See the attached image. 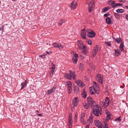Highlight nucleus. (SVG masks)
<instances>
[{
  "label": "nucleus",
  "instance_id": "f257e3e1",
  "mask_svg": "<svg viewBox=\"0 0 128 128\" xmlns=\"http://www.w3.org/2000/svg\"><path fill=\"white\" fill-rule=\"evenodd\" d=\"M92 113L96 116H98L100 115H101L102 114V111L99 105H97L94 106Z\"/></svg>",
  "mask_w": 128,
  "mask_h": 128
},
{
  "label": "nucleus",
  "instance_id": "f03ea898",
  "mask_svg": "<svg viewBox=\"0 0 128 128\" xmlns=\"http://www.w3.org/2000/svg\"><path fill=\"white\" fill-rule=\"evenodd\" d=\"M88 33L87 36L89 37L92 38L94 37L96 34V33L93 30L88 29L86 30Z\"/></svg>",
  "mask_w": 128,
  "mask_h": 128
},
{
  "label": "nucleus",
  "instance_id": "7ed1b4c3",
  "mask_svg": "<svg viewBox=\"0 0 128 128\" xmlns=\"http://www.w3.org/2000/svg\"><path fill=\"white\" fill-rule=\"evenodd\" d=\"M94 0H91L89 4H87L88 5V8L89 11L91 12L94 8Z\"/></svg>",
  "mask_w": 128,
  "mask_h": 128
},
{
  "label": "nucleus",
  "instance_id": "20e7f679",
  "mask_svg": "<svg viewBox=\"0 0 128 128\" xmlns=\"http://www.w3.org/2000/svg\"><path fill=\"white\" fill-rule=\"evenodd\" d=\"M87 101L89 106L91 107L94 106V104H96V102L93 100V99L90 96L88 98Z\"/></svg>",
  "mask_w": 128,
  "mask_h": 128
},
{
  "label": "nucleus",
  "instance_id": "39448f33",
  "mask_svg": "<svg viewBox=\"0 0 128 128\" xmlns=\"http://www.w3.org/2000/svg\"><path fill=\"white\" fill-rule=\"evenodd\" d=\"M98 50V46L96 45L92 50L91 53V57L94 58L96 55Z\"/></svg>",
  "mask_w": 128,
  "mask_h": 128
},
{
  "label": "nucleus",
  "instance_id": "423d86ee",
  "mask_svg": "<svg viewBox=\"0 0 128 128\" xmlns=\"http://www.w3.org/2000/svg\"><path fill=\"white\" fill-rule=\"evenodd\" d=\"M77 2L76 0L72 2L70 5V7L72 10H74L77 7Z\"/></svg>",
  "mask_w": 128,
  "mask_h": 128
},
{
  "label": "nucleus",
  "instance_id": "0eeeda50",
  "mask_svg": "<svg viewBox=\"0 0 128 128\" xmlns=\"http://www.w3.org/2000/svg\"><path fill=\"white\" fill-rule=\"evenodd\" d=\"M96 79L100 83L102 84L103 83V78L101 74H98L96 76Z\"/></svg>",
  "mask_w": 128,
  "mask_h": 128
},
{
  "label": "nucleus",
  "instance_id": "6e6552de",
  "mask_svg": "<svg viewBox=\"0 0 128 128\" xmlns=\"http://www.w3.org/2000/svg\"><path fill=\"white\" fill-rule=\"evenodd\" d=\"M56 87L55 85H54L52 88L50 90H48L46 93L47 95H49L51 93L54 92L56 90Z\"/></svg>",
  "mask_w": 128,
  "mask_h": 128
},
{
  "label": "nucleus",
  "instance_id": "1a4fd4ad",
  "mask_svg": "<svg viewBox=\"0 0 128 128\" xmlns=\"http://www.w3.org/2000/svg\"><path fill=\"white\" fill-rule=\"evenodd\" d=\"M95 124L96 126L98 128H102V122L98 120H95L94 121Z\"/></svg>",
  "mask_w": 128,
  "mask_h": 128
},
{
  "label": "nucleus",
  "instance_id": "9d476101",
  "mask_svg": "<svg viewBox=\"0 0 128 128\" xmlns=\"http://www.w3.org/2000/svg\"><path fill=\"white\" fill-rule=\"evenodd\" d=\"M81 35L83 38L84 39H85L86 38V30L85 28L82 29L81 30Z\"/></svg>",
  "mask_w": 128,
  "mask_h": 128
},
{
  "label": "nucleus",
  "instance_id": "9b49d317",
  "mask_svg": "<svg viewBox=\"0 0 128 128\" xmlns=\"http://www.w3.org/2000/svg\"><path fill=\"white\" fill-rule=\"evenodd\" d=\"M78 59V56L77 54H76L73 55L72 59L73 62L75 64L77 63Z\"/></svg>",
  "mask_w": 128,
  "mask_h": 128
},
{
  "label": "nucleus",
  "instance_id": "f8f14e48",
  "mask_svg": "<svg viewBox=\"0 0 128 128\" xmlns=\"http://www.w3.org/2000/svg\"><path fill=\"white\" fill-rule=\"evenodd\" d=\"M77 43L79 48L80 50H81L83 47V44L82 41H78L77 42Z\"/></svg>",
  "mask_w": 128,
  "mask_h": 128
},
{
  "label": "nucleus",
  "instance_id": "ddd939ff",
  "mask_svg": "<svg viewBox=\"0 0 128 128\" xmlns=\"http://www.w3.org/2000/svg\"><path fill=\"white\" fill-rule=\"evenodd\" d=\"M74 94H79L80 91L79 90L77 86H75L73 88Z\"/></svg>",
  "mask_w": 128,
  "mask_h": 128
},
{
  "label": "nucleus",
  "instance_id": "4468645a",
  "mask_svg": "<svg viewBox=\"0 0 128 128\" xmlns=\"http://www.w3.org/2000/svg\"><path fill=\"white\" fill-rule=\"evenodd\" d=\"M72 103L74 106L76 107L78 104V98H74L73 100Z\"/></svg>",
  "mask_w": 128,
  "mask_h": 128
},
{
  "label": "nucleus",
  "instance_id": "2eb2a0df",
  "mask_svg": "<svg viewBox=\"0 0 128 128\" xmlns=\"http://www.w3.org/2000/svg\"><path fill=\"white\" fill-rule=\"evenodd\" d=\"M69 72L70 75L71 76V78H72L74 80L76 78L75 72L71 70H70Z\"/></svg>",
  "mask_w": 128,
  "mask_h": 128
},
{
  "label": "nucleus",
  "instance_id": "dca6fc26",
  "mask_svg": "<svg viewBox=\"0 0 128 128\" xmlns=\"http://www.w3.org/2000/svg\"><path fill=\"white\" fill-rule=\"evenodd\" d=\"M92 116H90V118L88 119L87 121L88 125H90V124H92Z\"/></svg>",
  "mask_w": 128,
  "mask_h": 128
},
{
  "label": "nucleus",
  "instance_id": "f3484780",
  "mask_svg": "<svg viewBox=\"0 0 128 128\" xmlns=\"http://www.w3.org/2000/svg\"><path fill=\"white\" fill-rule=\"evenodd\" d=\"M95 91V88L92 87H90L89 88V92L91 95L94 94Z\"/></svg>",
  "mask_w": 128,
  "mask_h": 128
},
{
  "label": "nucleus",
  "instance_id": "a211bd4d",
  "mask_svg": "<svg viewBox=\"0 0 128 128\" xmlns=\"http://www.w3.org/2000/svg\"><path fill=\"white\" fill-rule=\"evenodd\" d=\"M112 18V17H110V18L107 17L106 19V20L107 23L110 24L112 23V20L111 19Z\"/></svg>",
  "mask_w": 128,
  "mask_h": 128
},
{
  "label": "nucleus",
  "instance_id": "6ab92c4d",
  "mask_svg": "<svg viewBox=\"0 0 128 128\" xmlns=\"http://www.w3.org/2000/svg\"><path fill=\"white\" fill-rule=\"evenodd\" d=\"M82 52L84 55H86L87 54V51L86 50V48L85 46H83V47L82 48Z\"/></svg>",
  "mask_w": 128,
  "mask_h": 128
},
{
  "label": "nucleus",
  "instance_id": "aec40b11",
  "mask_svg": "<svg viewBox=\"0 0 128 128\" xmlns=\"http://www.w3.org/2000/svg\"><path fill=\"white\" fill-rule=\"evenodd\" d=\"M76 82L77 85L80 87H83L84 85L81 81L79 80H78Z\"/></svg>",
  "mask_w": 128,
  "mask_h": 128
},
{
  "label": "nucleus",
  "instance_id": "412c9836",
  "mask_svg": "<svg viewBox=\"0 0 128 128\" xmlns=\"http://www.w3.org/2000/svg\"><path fill=\"white\" fill-rule=\"evenodd\" d=\"M105 112L107 115V117L109 119H110L111 115L110 113L107 110H106L105 111Z\"/></svg>",
  "mask_w": 128,
  "mask_h": 128
},
{
  "label": "nucleus",
  "instance_id": "4be33fe9",
  "mask_svg": "<svg viewBox=\"0 0 128 128\" xmlns=\"http://www.w3.org/2000/svg\"><path fill=\"white\" fill-rule=\"evenodd\" d=\"M124 43H121L120 45L119 49L122 52H123L124 51Z\"/></svg>",
  "mask_w": 128,
  "mask_h": 128
},
{
  "label": "nucleus",
  "instance_id": "5701e85b",
  "mask_svg": "<svg viewBox=\"0 0 128 128\" xmlns=\"http://www.w3.org/2000/svg\"><path fill=\"white\" fill-rule=\"evenodd\" d=\"M26 80H25V81L23 82H22L21 84V85H22V87L21 88V90L23 89L24 87L26 85Z\"/></svg>",
  "mask_w": 128,
  "mask_h": 128
},
{
  "label": "nucleus",
  "instance_id": "b1692460",
  "mask_svg": "<svg viewBox=\"0 0 128 128\" xmlns=\"http://www.w3.org/2000/svg\"><path fill=\"white\" fill-rule=\"evenodd\" d=\"M64 76L65 78L69 80H71V78L69 74L68 73H66L64 75Z\"/></svg>",
  "mask_w": 128,
  "mask_h": 128
},
{
  "label": "nucleus",
  "instance_id": "393cba45",
  "mask_svg": "<svg viewBox=\"0 0 128 128\" xmlns=\"http://www.w3.org/2000/svg\"><path fill=\"white\" fill-rule=\"evenodd\" d=\"M109 4L111 5L112 6L113 8H114V7H113L115 5V2L114 1H110L108 2Z\"/></svg>",
  "mask_w": 128,
  "mask_h": 128
},
{
  "label": "nucleus",
  "instance_id": "a878e982",
  "mask_svg": "<svg viewBox=\"0 0 128 128\" xmlns=\"http://www.w3.org/2000/svg\"><path fill=\"white\" fill-rule=\"evenodd\" d=\"M114 51L115 52V54L116 56H118L120 54V53L118 50H115Z\"/></svg>",
  "mask_w": 128,
  "mask_h": 128
},
{
  "label": "nucleus",
  "instance_id": "bb28decb",
  "mask_svg": "<svg viewBox=\"0 0 128 128\" xmlns=\"http://www.w3.org/2000/svg\"><path fill=\"white\" fill-rule=\"evenodd\" d=\"M51 64L52 65V68H50V69H51L50 71L52 72H54L55 70V65L53 63H52Z\"/></svg>",
  "mask_w": 128,
  "mask_h": 128
},
{
  "label": "nucleus",
  "instance_id": "cd10ccee",
  "mask_svg": "<svg viewBox=\"0 0 128 128\" xmlns=\"http://www.w3.org/2000/svg\"><path fill=\"white\" fill-rule=\"evenodd\" d=\"M93 84L94 87L95 88H99V86L98 84L95 82H93Z\"/></svg>",
  "mask_w": 128,
  "mask_h": 128
},
{
  "label": "nucleus",
  "instance_id": "c85d7f7f",
  "mask_svg": "<svg viewBox=\"0 0 128 128\" xmlns=\"http://www.w3.org/2000/svg\"><path fill=\"white\" fill-rule=\"evenodd\" d=\"M82 92H83L82 93V98H84L86 97V93L84 90H83Z\"/></svg>",
  "mask_w": 128,
  "mask_h": 128
},
{
  "label": "nucleus",
  "instance_id": "c756f323",
  "mask_svg": "<svg viewBox=\"0 0 128 128\" xmlns=\"http://www.w3.org/2000/svg\"><path fill=\"white\" fill-rule=\"evenodd\" d=\"M69 121L68 122V125H72V117L69 116V117L68 118Z\"/></svg>",
  "mask_w": 128,
  "mask_h": 128
},
{
  "label": "nucleus",
  "instance_id": "7c9ffc66",
  "mask_svg": "<svg viewBox=\"0 0 128 128\" xmlns=\"http://www.w3.org/2000/svg\"><path fill=\"white\" fill-rule=\"evenodd\" d=\"M115 40L118 43H120L122 41V40L121 38H117Z\"/></svg>",
  "mask_w": 128,
  "mask_h": 128
},
{
  "label": "nucleus",
  "instance_id": "2f4dec72",
  "mask_svg": "<svg viewBox=\"0 0 128 128\" xmlns=\"http://www.w3.org/2000/svg\"><path fill=\"white\" fill-rule=\"evenodd\" d=\"M63 48V46L60 44L58 43L57 48L60 49H62Z\"/></svg>",
  "mask_w": 128,
  "mask_h": 128
},
{
  "label": "nucleus",
  "instance_id": "473e14b6",
  "mask_svg": "<svg viewBox=\"0 0 128 128\" xmlns=\"http://www.w3.org/2000/svg\"><path fill=\"white\" fill-rule=\"evenodd\" d=\"M67 87H72V84L71 82L69 81L67 82Z\"/></svg>",
  "mask_w": 128,
  "mask_h": 128
},
{
  "label": "nucleus",
  "instance_id": "72a5a7b5",
  "mask_svg": "<svg viewBox=\"0 0 128 128\" xmlns=\"http://www.w3.org/2000/svg\"><path fill=\"white\" fill-rule=\"evenodd\" d=\"M116 12L118 13H122L124 12V10L122 9H118L116 10Z\"/></svg>",
  "mask_w": 128,
  "mask_h": 128
},
{
  "label": "nucleus",
  "instance_id": "f704fd0d",
  "mask_svg": "<svg viewBox=\"0 0 128 128\" xmlns=\"http://www.w3.org/2000/svg\"><path fill=\"white\" fill-rule=\"evenodd\" d=\"M110 8L109 7H105L102 9V12H105L107 11Z\"/></svg>",
  "mask_w": 128,
  "mask_h": 128
},
{
  "label": "nucleus",
  "instance_id": "c9c22d12",
  "mask_svg": "<svg viewBox=\"0 0 128 128\" xmlns=\"http://www.w3.org/2000/svg\"><path fill=\"white\" fill-rule=\"evenodd\" d=\"M114 16L117 19H119L120 16V15H119V14L117 13H115L114 14Z\"/></svg>",
  "mask_w": 128,
  "mask_h": 128
},
{
  "label": "nucleus",
  "instance_id": "e433bc0d",
  "mask_svg": "<svg viewBox=\"0 0 128 128\" xmlns=\"http://www.w3.org/2000/svg\"><path fill=\"white\" fill-rule=\"evenodd\" d=\"M109 102L105 101L104 102V107H107L108 105Z\"/></svg>",
  "mask_w": 128,
  "mask_h": 128
},
{
  "label": "nucleus",
  "instance_id": "4c0bfd02",
  "mask_svg": "<svg viewBox=\"0 0 128 128\" xmlns=\"http://www.w3.org/2000/svg\"><path fill=\"white\" fill-rule=\"evenodd\" d=\"M121 120L122 117L121 116H120L119 118H116L115 120V121L120 122L121 121Z\"/></svg>",
  "mask_w": 128,
  "mask_h": 128
},
{
  "label": "nucleus",
  "instance_id": "58836bf2",
  "mask_svg": "<svg viewBox=\"0 0 128 128\" xmlns=\"http://www.w3.org/2000/svg\"><path fill=\"white\" fill-rule=\"evenodd\" d=\"M80 120L81 122L84 124H86V122L84 121V119L83 118L81 117L80 119Z\"/></svg>",
  "mask_w": 128,
  "mask_h": 128
},
{
  "label": "nucleus",
  "instance_id": "ea45409f",
  "mask_svg": "<svg viewBox=\"0 0 128 128\" xmlns=\"http://www.w3.org/2000/svg\"><path fill=\"white\" fill-rule=\"evenodd\" d=\"M68 92L69 94L70 93L72 90V87H68Z\"/></svg>",
  "mask_w": 128,
  "mask_h": 128
},
{
  "label": "nucleus",
  "instance_id": "a19ab883",
  "mask_svg": "<svg viewBox=\"0 0 128 128\" xmlns=\"http://www.w3.org/2000/svg\"><path fill=\"white\" fill-rule=\"evenodd\" d=\"M99 88H95V91L94 92V93H96V94H98L99 93Z\"/></svg>",
  "mask_w": 128,
  "mask_h": 128
},
{
  "label": "nucleus",
  "instance_id": "79ce46f5",
  "mask_svg": "<svg viewBox=\"0 0 128 128\" xmlns=\"http://www.w3.org/2000/svg\"><path fill=\"white\" fill-rule=\"evenodd\" d=\"M83 65L82 63H80L79 65V68L80 70H82L83 69Z\"/></svg>",
  "mask_w": 128,
  "mask_h": 128
},
{
  "label": "nucleus",
  "instance_id": "37998d69",
  "mask_svg": "<svg viewBox=\"0 0 128 128\" xmlns=\"http://www.w3.org/2000/svg\"><path fill=\"white\" fill-rule=\"evenodd\" d=\"M122 5V4H120L119 3H118L117 4L115 3V5L113 7H115L117 6Z\"/></svg>",
  "mask_w": 128,
  "mask_h": 128
},
{
  "label": "nucleus",
  "instance_id": "c03bdc74",
  "mask_svg": "<svg viewBox=\"0 0 128 128\" xmlns=\"http://www.w3.org/2000/svg\"><path fill=\"white\" fill-rule=\"evenodd\" d=\"M84 107L86 109H88V105L87 104H85L84 105Z\"/></svg>",
  "mask_w": 128,
  "mask_h": 128
},
{
  "label": "nucleus",
  "instance_id": "a18cd8bd",
  "mask_svg": "<svg viewBox=\"0 0 128 128\" xmlns=\"http://www.w3.org/2000/svg\"><path fill=\"white\" fill-rule=\"evenodd\" d=\"M58 44V43H56L53 44V45L54 47V48H57V47Z\"/></svg>",
  "mask_w": 128,
  "mask_h": 128
},
{
  "label": "nucleus",
  "instance_id": "49530a36",
  "mask_svg": "<svg viewBox=\"0 0 128 128\" xmlns=\"http://www.w3.org/2000/svg\"><path fill=\"white\" fill-rule=\"evenodd\" d=\"M77 115L76 114L75 115V118H74V120L75 122H77Z\"/></svg>",
  "mask_w": 128,
  "mask_h": 128
},
{
  "label": "nucleus",
  "instance_id": "de8ad7c7",
  "mask_svg": "<svg viewBox=\"0 0 128 128\" xmlns=\"http://www.w3.org/2000/svg\"><path fill=\"white\" fill-rule=\"evenodd\" d=\"M105 43L106 44V45L109 46H111V44H110V42H106Z\"/></svg>",
  "mask_w": 128,
  "mask_h": 128
},
{
  "label": "nucleus",
  "instance_id": "09e8293b",
  "mask_svg": "<svg viewBox=\"0 0 128 128\" xmlns=\"http://www.w3.org/2000/svg\"><path fill=\"white\" fill-rule=\"evenodd\" d=\"M104 102L102 101H100V104L102 106H103L104 107Z\"/></svg>",
  "mask_w": 128,
  "mask_h": 128
},
{
  "label": "nucleus",
  "instance_id": "8fccbe9b",
  "mask_svg": "<svg viewBox=\"0 0 128 128\" xmlns=\"http://www.w3.org/2000/svg\"><path fill=\"white\" fill-rule=\"evenodd\" d=\"M110 14L109 13H108L106 14H105L104 15V18L107 17V16H108L110 15Z\"/></svg>",
  "mask_w": 128,
  "mask_h": 128
},
{
  "label": "nucleus",
  "instance_id": "3c124183",
  "mask_svg": "<svg viewBox=\"0 0 128 128\" xmlns=\"http://www.w3.org/2000/svg\"><path fill=\"white\" fill-rule=\"evenodd\" d=\"M60 22L61 23H62V24L64 23L65 22L64 20L62 19L60 20Z\"/></svg>",
  "mask_w": 128,
  "mask_h": 128
},
{
  "label": "nucleus",
  "instance_id": "603ef678",
  "mask_svg": "<svg viewBox=\"0 0 128 128\" xmlns=\"http://www.w3.org/2000/svg\"><path fill=\"white\" fill-rule=\"evenodd\" d=\"M88 42V44L91 45L92 44V41L90 40H88L87 41Z\"/></svg>",
  "mask_w": 128,
  "mask_h": 128
},
{
  "label": "nucleus",
  "instance_id": "864d4df0",
  "mask_svg": "<svg viewBox=\"0 0 128 128\" xmlns=\"http://www.w3.org/2000/svg\"><path fill=\"white\" fill-rule=\"evenodd\" d=\"M39 57H40L42 58H45V56L44 55H39Z\"/></svg>",
  "mask_w": 128,
  "mask_h": 128
},
{
  "label": "nucleus",
  "instance_id": "5fc2aeb1",
  "mask_svg": "<svg viewBox=\"0 0 128 128\" xmlns=\"http://www.w3.org/2000/svg\"><path fill=\"white\" fill-rule=\"evenodd\" d=\"M104 128H108L107 124L106 123H105Z\"/></svg>",
  "mask_w": 128,
  "mask_h": 128
},
{
  "label": "nucleus",
  "instance_id": "6e6d98bb",
  "mask_svg": "<svg viewBox=\"0 0 128 128\" xmlns=\"http://www.w3.org/2000/svg\"><path fill=\"white\" fill-rule=\"evenodd\" d=\"M105 101L109 102V99L108 98L106 97L105 99Z\"/></svg>",
  "mask_w": 128,
  "mask_h": 128
},
{
  "label": "nucleus",
  "instance_id": "4d7b16f0",
  "mask_svg": "<svg viewBox=\"0 0 128 128\" xmlns=\"http://www.w3.org/2000/svg\"><path fill=\"white\" fill-rule=\"evenodd\" d=\"M53 74V72H51V71L50 72V76H52Z\"/></svg>",
  "mask_w": 128,
  "mask_h": 128
},
{
  "label": "nucleus",
  "instance_id": "13d9d810",
  "mask_svg": "<svg viewBox=\"0 0 128 128\" xmlns=\"http://www.w3.org/2000/svg\"><path fill=\"white\" fill-rule=\"evenodd\" d=\"M118 0L120 2H124L125 1V0Z\"/></svg>",
  "mask_w": 128,
  "mask_h": 128
},
{
  "label": "nucleus",
  "instance_id": "bf43d9fd",
  "mask_svg": "<svg viewBox=\"0 0 128 128\" xmlns=\"http://www.w3.org/2000/svg\"><path fill=\"white\" fill-rule=\"evenodd\" d=\"M58 24V26H60L62 25V23L59 22Z\"/></svg>",
  "mask_w": 128,
  "mask_h": 128
},
{
  "label": "nucleus",
  "instance_id": "052dcab7",
  "mask_svg": "<svg viewBox=\"0 0 128 128\" xmlns=\"http://www.w3.org/2000/svg\"><path fill=\"white\" fill-rule=\"evenodd\" d=\"M80 58H81L82 59H84V57L82 55H80Z\"/></svg>",
  "mask_w": 128,
  "mask_h": 128
},
{
  "label": "nucleus",
  "instance_id": "680f3d73",
  "mask_svg": "<svg viewBox=\"0 0 128 128\" xmlns=\"http://www.w3.org/2000/svg\"><path fill=\"white\" fill-rule=\"evenodd\" d=\"M3 28L4 27L3 26H2L1 28H0V30L2 31Z\"/></svg>",
  "mask_w": 128,
  "mask_h": 128
},
{
  "label": "nucleus",
  "instance_id": "e2e57ef3",
  "mask_svg": "<svg viewBox=\"0 0 128 128\" xmlns=\"http://www.w3.org/2000/svg\"><path fill=\"white\" fill-rule=\"evenodd\" d=\"M126 18L128 20V14H127L126 16Z\"/></svg>",
  "mask_w": 128,
  "mask_h": 128
},
{
  "label": "nucleus",
  "instance_id": "0e129e2a",
  "mask_svg": "<svg viewBox=\"0 0 128 128\" xmlns=\"http://www.w3.org/2000/svg\"><path fill=\"white\" fill-rule=\"evenodd\" d=\"M85 128H89V126L88 125H87Z\"/></svg>",
  "mask_w": 128,
  "mask_h": 128
},
{
  "label": "nucleus",
  "instance_id": "69168bd1",
  "mask_svg": "<svg viewBox=\"0 0 128 128\" xmlns=\"http://www.w3.org/2000/svg\"><path fill=\"white\" fill-rule=\"evenodd\" d=\"M38 116H42V114H38Z\"/></svg>",
  "mask_w": 128,
  "mask_h": 128
},
{
  "label": "nucleus",
  "instance_id": "338daca9",
  "mask_svg": "<svg viewBox=\"0 0 128 128\" xmlns=\"http://www.w3.org/2000/svg\"><path fill=\"white\" fill-rule=\"evenodd\" d=\"M69 128H71L72 125H68Z\"/></svg>",
  "mask_w": 128,
  "mask_h": 128
},
{
  "label": "nucleus",
  "instance_id": "774afa93",
  "mask_svg": "<svg viewBox=\"0 0 128 128\" xmlns=\"http://www.w3.org/2000/svg\"><path fill=\"white\" fill-rule=\"evenodd\" d=\"M46 53L47 54H50V52H46Z\"/></svg>",
  "mask_w": 128,
  "mask_h": 128
}]
</instances>
